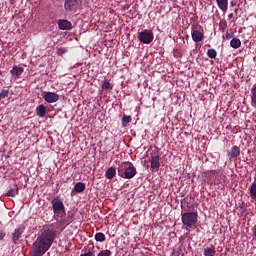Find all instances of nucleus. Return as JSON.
I'll use <instances>...</instances> for the list:
<instances>
[{
  "label": "nucleus",
  "instance_id": "31",
  "mask_svg": "<svg viewBox=\"0 0 256 256\" xmlns=\"http://www.w3.org/2000/svg\"><path fill=\"white\" fill-rule=\"evenodd\" d=\"M223 39H227V41H229V39H233V33L226 32V35L223 36Z\"/></svg>",
  "mask_w": 256,
  "mask_h": 256
},
{
  "label": "nucleus",
  "instance_id": "4",
  "mask_svg": "<svg viewBox=\"0 0 256 256\" xmlns=\"http://www.w3.org/2000/svg\"><path fill=\"white\" fill-rule=\"evenodd\" d=\"M181 221L183 225L191 229L197 225V221H199V214L197 212H182Z\"/></svg>",
  "mask_w": 256,
  "mask_h": 256
},
{
  "label": "nucleus",
  "instance_id": "8",
  "mask_svg": "<svg viewBox=\"0 0 256 256\" xmlns=\"http://www.w3.org/2000/svg\"><path fill=\"white\" fill-rule=\"evenodd\" d=\"M58 27L61 31H71L73 29V24L69 20H59Z\"/></svg>",
  "mask_w": 256,
  "mask_h": 256
},
{
  "label": "nucleus",
  "instance_id": "29",
  "mask_svg": "<svg viewBox=\"0 0 256 256\" xmlns=\"http://www.w3.org/2000/svg\"><path fill=\"white\" fill-rule=\"evenodd\" d=\"M97 256H111V250H101Z\"/></svg>",
  "mask_w": 256,
  "mask_h": 256
},
{
  "label": "nucleus",
  "instance_id": "38",
  "mask_svg": "<svg viewBox=\"0 0 256 256\" xmlns=\"http://www.w3.org/2000/svg\"><path fill=\"white\" fill-rule=\"evenodd\" d=\"M213 173V175H215V172H212Z\"/></svg>",
  "mask_w": 256,
  "mask_h": 256
},
{
  "label": "nucleus",
  "instance_id": "35",
  "mask_svg": "<svg viewBox=\"0 0 256 256\" xmlns=\"http://www.w3.org/2000/svg\"><path fill=\"white\" fill-rule=\"evenodd\" d=\"M253 235L256 238V226H254V228H253Z\"/></svg>",
  "mask_w": 256,
  "mask_h": 256
},
{
  "label": "nucleus",
  "instance_id": "2",
  "mask_svg": "<svg viewBox=\"0 0 256 256\" xmlns=\"http://www.w3.org/2000/svg\"><path fill=\"white\" fill-rule=\"evenodd\" d=\"M52 210L54 214V219L57 221L58 225L61 227V230L68 227V225H71L73 223V214H67L65 212V204L63 203V200L59 198V196L54 197L51 200Z\"/></svg>",
  "mask_w": 256,
  "mask_h": 256
},
{
  "label": "nucleus",
  "instance_id": "16",
  "mask_svg": "<svg viewBox=\"0 0 256 256\" xmlns=\"http://www.w3.org/2000/svg\"><path fill=\"white\" fill-rule=\"evenodd\" d=\"M241 155V149L238 146H233L229 153L230 159H237Z\"/></svg>",
  "mask_w": 256,
  "mask_h": 256
},
{
  "label": "nucleus",
  "instance_id": "30",
  "mask_svg": "<svg viewBox=\"0 0 256 256\" xmlns=\"http://www.w3.org/2000/svg\"><path fill=\"white\" fill-rule=\"evenodd\" d=\"M65 53H67V48H65V47L58 48V55H63Z\"/></svg>",
  "mask_w": 256,
  "mask_h": 256
},
{
  "label": "nucleus",
  "instance_id": "33",
  "mask_svg": "<svg viewBox=\"0 0 256 256\" xmlns=\"http://www.w3.org/2000/svg\"><path fill=\"white\" fill-rule=\"evenodd\" d=\"M80 256H94L92 251H89L87 253L81 254Z\"/></svg>",
  "mask_w": 256,
  "mask_h": 256
},
{
  "label": "nucleus",
  "instance_id": "27",
  "mask_svg": "<svg viewBox=\"0 0 256 256\" xmlns=\"http://www.w3.org/2000/svg\"><path fill=\"white\" fill-rule=\"evenodd\" d=\"M6 97H9V90H7V89L1 90V92H0V101L2 99H6Z\"/></svg>",
  "mask_w": 256,
  "mask_h": 256
},
{
  "label": "nucleus",
  "instance_id": "28",
  "mask_svg": "<svg viewBox=\"0 0 256 256\" xmlns=\"http://www.w3.org/2000/svg\"><path fill=\"white\" fill-rule=\"evenodd\" d=\"M103 89H106L107 91H111L113 89V85L109 83V81H104L102 84Z\"/></svg>",
  "mask_w": 256,
  "mask_h": 256
},
{
  "label": "nucleus",
  "instance_id": "14",
  "mask_svg": "<svg viewBox=\"0 0 256 256\" xmlns=\"http://www.w3.org/2000/svg\"><path fill=\"white\" fill-rule=\"evenodd\" d=\"M116 176H117V169L115 167H110L105 172L106 179H109V180L115 179Z\"/></svg>",
  "mask_w": 256,
  "mask_h": 256
},
{
  "label": "nucleus",
  "instance_id": "3",
  "mask_svg": "<svg viewBox=\"0 0 256 256\" xmlns=\"http://www.w3.org/2000/svg\"><path fill=\"white\" fill-rule=\"evenodd\" d=\"M118 175L122 179H133L137 175V168L131 162H123L118 165Z\"/></svg>",
  "mask_w": 256,
  "mask_h": 256
},
{
  "label": "nucleus",
  "instance_id": "34",
  "mask_svg": "<svg viewBox=\"0 0 256 256\" xmlns=\"http://www.w3.org/2000/svg\"><path fill=\"white\" fill-rule=\"evenodd\" d=\"M233 17H234V14H233V13H230V14L228 15V19H233Z\"/></svg>",
  "mask_w": 256,
  "mask_h": 256
},
{
  "label": "nucleus",
  "instance_id": "13",
  "mask_svg": "<svg viewBox=\"0 0 256 256\" xmlns=\"http://www.w3.org/2000/svg\"><path fill=\"white\" fill-rule=\"evenodd\" d=\"M150 162H151V169H159V167H161L159 155L151 156Z\"/></svg>",
  "mask_w": 256,
  "mask_h": 256
},
{
  "label": "nucleus",
  "instance_id": "19",
  "mask_svg": "<svg viewBox=\"0 0 256 256\" xmlns=\"http://www.w3.org/2000/svg\"><path fill=\"white\" fill-rule=\"evenodd\" d=\"M74 191L75 193H83L85 191V183L83 182H78L74 186Z\"/></svg>",
  "mask_w": 256,
  "mask_h": 256
},
{
  "label": "nucleus",
  "instance_id": "11",
  "mask_svg": "<svg viewBox=\"0 0 256 256\" xmlns=\"http://www.w3.org/2000/svg\"><path fill=\"white\" fill-rule=\"evenodd\" d=\"M216 4L222 13H227V9L229 8V0H216Z\"/></svg>",
  "mask_w": 256,
  "mask_h": 256
},
{
  "label": "nucleus",
  "instance_id": "25",
  "mask_svg": "<svg viewBox=\"0 0 256 256\" xmlns=\"http://www.w3.org/2000/svg\"><path fill=\"white\" fill-rule=\"evenodd\" d=\"M18 193H19V188H17V186L7 191V195L9 197H15V195H17Z\"/></svg>",
  "mask_w": 256,
  "mask_h": 256
},
{
  "label": "nucleus",
  "instance_id": "7",
  "mask_svg": "<svg viewBox=\"0 0 256 256\" xmlns=\"http://www.w3.org/2000/svg\"><path fill=\"white\" fill-rule=\"evenodd\" d=\"M42 97L46 103H57L59 101V94L55 92H43Z\"/></svg>",
  "mask_w": 256,
  "mask_h": 256
},
{
  "label": "nucleus",
  "instance_id": "15",
  "mask_svg": "<svg viewBox=\"0 0 256 256\" xmlns=\"http://www.w3.org/2000/svg\"><path fill=\"white\" fill-rule=\"evenodd\" d=\"M251 106L256 109V83L250 89Z\"/></svg>",
  "mask_w": 256,
  "mask_h": 256
},
{
  "label": "nucleus",
  "instance_id": "5",
  "mask_svg": "<svg viewBox=\"0 0 256 256\" xmlns=\"http://www.w3.org/2000/svg\"><path fill=\"white\" fill-rule=\"evenodd\" d=\"M153 39H155V37L152 30L145 29L138 33V41L144 45H151V43H153Z\"/></svg>",
  "mask_w": 256,
  "mask_h": 256
},
{
  "label": "nucleus",
  "instance_id": "6",
  "mask_svg": "<svg viewBox=\"0 0 256 256\" xmlns=\"http://www.w3.org/2000/svg\"><path fill=\"white\" fill-rule=\"evenodd\" d=\"M83 3V0H65L64 9L66 13H75Z\"/></svg>",
  "mask_w": 256,
  "mask_h": 256
},
{
  "label": "nucleus",
  "instance_id": "36",
  "mask_svg": "<svg viewBox=\"0 0 256 256\" xmlns=\"http://www.w3.org/2000/svg\"><path fill=\"white\" fill-rule=\"evenodd\" d=\"M238 11H239V8H236V9L234 10V13L237 14Z\"/></svg>",
  "mask_w": 256,
  "mask_h": 256
},
{
  "label": "nucleus",
  "instance_id": "9",
  "mask_svg": "<svg viewBox=\"0 0 256 256\" xmlns=\"http://www.w3.org/2000/svg\"><path fill=\"white\" fill-rule=\"evenodd\" d=\"M25 71V68H23L21 65H15L11 70L10 74L14 79H19L21 75H23V72Z\"/></svg>",
  "mask_w": 256,
  "mask_h": 256
},
{
  "label": "nucleus",
  "instance_id": "20",
  "mask_svg": "<svg viewBox=\"0 0 256 256\" xmlns=\"http://www.w3.org/2000/svg\"><path fill=\"white\" fill-rule=\"evenodd\" d=\"M230 47H232V49H239V47H241V40L239 38H233L230 41Z\"/></svg>",
  "mask_w": 256,
  "mask_h": 256
},
{
  "label": "nucleus",
  "instance_id": "10",
  "mask_svg": "<svg viewBox=\"0 0 256 256\" xmlns=\"http://www.w3.org/2000/svg\"><path fill=\"white\" fill-rule=\"evenodd\" d=\"M24 231H25V227L23 226H19L14 230L13 236H12L13 243H17V241L21 239V235H23Z\"/></svg>",
  "mask_w": 256,
  "mask_h": 256
},
{
  "label": "nucleus",
  "instance_id": "1",
  "mask_svg": "<svg viewBox=\"0 0 256 256\" xmlns=\"http://www.w3.org/2000/svg\"><path fill=\"white\" fill-rule=\"evenodd\" d=\"M55 237H57V231L53 229L44 230L33 243L30 256H43L46 251L51 249Z\"/></svg>",
  "mask_w": 256,
  "mask_h": 256
},
{
  "label": "nucleus",
  "instance_id": "17",
  "mask_svg": "<svg viewBox=\"0 0 256 256\" xmlns=\"http://www.w3.org/2000/svg\"><path fill=\"white\" fill-rule=\"evenodd\" d=\"M217 251L215 250V246H207L204 248L203 255L204 256H215Z\"/></svg>",
  "mask_w": 256,
  "mask_h": 256
},
{
  "label": "nucleus",
  "instance_id": "12",
  "mask_svg": "<svg viewBox=\"0 0 256 256\" xmlns=\"http://www.w3.org/2000/svg\"><path fill=\"white\" fill-rule=\"evenodd\" d=\"M192 35V40L194 41V43H201V41L203 40V32L198 31V30H192L191 32Z\"/></svg>",
  "mask_w": 256,
  "mask_h": 256
},
{
  "label": "nucleus",
  "instance_id": "22",
  "mask_svg": "<svg viewBox=\"0 0 256 256\" xmlns=\"http://www.w3.org/2000/svg\"><path fill=\"white\" fill-rule=\"evenodd\" d=\"M132 118L131 116H127V115H123L122 117V127H127V125H129V123H131Z\"/></svg>",
  "mask_w": 256,
  "mask_h": 256
},
{
  "label": "nucleus",
  "instance_id": "18",
  "mask_svg": "<svg viewBox=\"0 0 256 256\" xmlns=\"http://www.w3.org/2000/svg\"><path fill=\"white\" fill-rule=\"evenodd\" d=\"M47 113V107H45V105L41 104L36 108V115H38V117H44Z\"/></svg>",
  "mask_w": 256,
  "mask_h": 256
},
{
  "label": "nucleus",
  "instance_id": "23",
  "mask_svg": "<svg viewBox=\"0 0 256 256\" xmlns=\"http://www.w3.org/2000/svg\"><path fill=\"white\" fill-rule=\"evenodd\" d=\"M95 241H97L98 243H103V241H105V234L103 232L96 233Z\"/></svg>",
  "mask_w": 256,
  "mask_h": 256
},
{
  "label": "nucleus",
  "instance_id": "21",
  "mask_svg": "<svg viewBox=\"0 0 256 256\" xmlns=\"http://www.w3.org/2000/svg\"><path fill=\"white\" fill-rule=\"evenodd\" d=\"M250 197L251 199H253L254 201H256V182L252 183L250 188Z\"/></svg>",
  "mask_w": 256,
  "mask_h": 256
},
{
  "label": "nucleus",
  "instance_id": "24",
  "mask_svg": "<svg viewBox=\"0 0 256 256\" xmlns=\"http://www.w3.org/2000/svg\"><path fill=\"white\" fill-rule=\"evenodd\" d=\"M219 29L222 33H225V31L227 30V20L225 19L220 20Z\"/></svg>",
  "mask_w": 256,
  "mask_h": 256
},
{
  "label": "nucleus",
  "instance_id": "37",
  "mask_svg": "<svg viewBox=\"0 0 256 256\" xmlns=\"http://www.w3.org/2000/svg\"><path fill=\"white\" fill-rule=\"evenodd\" d=\"M231 6H232V7H235V3L231 2Z\"/></svg>",
  "mask_w": 256,
  "mask_h": 256
},
{
  "label": "nucleus",
  "instance_id": "32",
  "mask_svg": "<svg viewBox=\"0 0 256 256\" xmlns=\"http://www.w3.org/2000/svg\"><path fill=\"white\" fill-rule=\"evenodd\" d=\"M5 239V231L0 230V241H3Z\"/></svg>",
  "mask_w": 256,
  "mask_h": 256
},
{
  "label": "nucleus",
  "instance_id": "26",
  "mask_svg": "<svg viewBox=\"0 0 256 256\" xmlns=\"http://www.w3.org/2000/svg\"><path fill=\"white\" fill-rule=\"evenodd\" d=\"M207 55L210 59H215L217 57V50L215 49H208Z\"/></svg>",
  "mask_w": 256,
  "mask_h": 256
}]
</instances>
